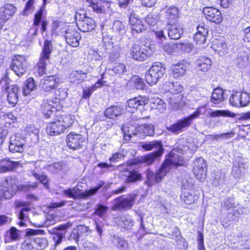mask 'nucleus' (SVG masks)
I'll return each instance as SVG.
<instances>
[{
	"label": "nucleus",
	"mask_w": 250,
	"mask_h": 250,
	"mask_svg": "<svg viewBox=\"0 0 250 250\" xmlns=\"http://www.w3.org/2000/svg\"><path fill=\"white\" fill-rule=\"evenodd\" d=\"M142 147L146 150L155 149L157 151L134 159L128 164L118 166V169L123 171L124 180L126 184L135 183L142 179V174L137 170L132 169L131 166L132 165H138L139 163L151 164L154 162L155 158L162 154L164 150L161 142L158 141H154L142 145Z\"/></svg>",
	"instance_id": "f257e3e1"
},
{
	"label": "nucleus",
	"mask_w": 250,
	"mask_h": 250,
	"mask_svg": "<svg viewBox=\"0 0 250 250\" xmlns=\"http://www.w3.org/2000/svg\"><path fill=\"white\" fill-rule=\"evenodd\" d=\"M205 106L198 107L193 113L188 116L178 120L172 125L167 126V130L174 134H179L191 125L193 120L200 115L202 109Z\"/></svg>",
	"instance_id": "f03ea898"
},
{
	"label": "nucleus",
	"mask_w": 250,
	"mask_h": 250,
	"mask_svg": "<svg viewBox=\"0 0 250 250\" xmlns=\"http://www.w3.org/2000/svg\"><path fill=\"white\" fill-rule=\"evenodd\" d=\"M165 72L166 68L161 62L154 63L146 73V82L150 86L156 84Z\"/></svg>",
	"instance_id": "7ed1b4c3"
},
{
	"label": "nucleus",
	"mask_w": 250,
	"mask_h": 250,
	"mask_svg": "<svg viewBox=\"0 0 250 250\" xmlns=\"http://www.w3.org/2000/svg\"><path fill=\"white\" fill-rule=\"evenodd\" d=\"M103 184L91 188L86 190L84 192L77 187L73 188H68L63 190L64 195L69 198H72L74 200L86 199L94 195L102 188Z\"/></svg>",
	"instance_id": "20e7f679"
},
{
	"label": "nucleus",
	"mask_w": 250,
	"mask_h": 250,
	"mask_svg": "<svg viewBox=\"0 0 250 250\" xmlns=\"http://www.w3.org/2000/svg\"><path fill=\"white\" fill-rule=\"evenodd\" d=\"M184 154V151L181 148H174L168 154L167 158L162 165L165 169L168 168V172L173 167L182 166L184 164L183 157L180 154Z\"/></svg>",
	"instance_id": "39448f33"
},
{
	"label": "nucleus",
	"mask_w": 250,
	"mask_h": 250,
	"mask_svg": "<svg viewBox=\"0 0 250 250\" xmlns=\"http://www.w3.org/2000/svg\"><path fill=\"white\" fill-rule=\"evenodd\" d=\"M52 50V45L51 42L48 40L45 41L40 58L37 65L38 73L40 75H42L45 72L46 65L49 62L50 54Z\"/></svg>",
	"instance_id": "423d86ee"
},
{
	"label": "nucleus",
	"mask_w": 250,
	"mask_h": 250,
	"mask_svg": "<svg viewBox=\"0 0 250 250\" xmlns=\"http://www.w3.org/2000/svg\"><path fill=\"white\" fill-rule=\"evenodd\" d=\"M152 55V51L145 46H140L134 43L128 51V55L134 60L143 62Z\"/></svg>",
	"instance_id": "0eeeda50"
},
{
	"label": "nucleus",
	"mask_w": 250,
	"mask_h": 250,
	"mask_svg": "<svg viewBox=\"0 0 250 250\" xmlns=\"http://www.w3.org/2000/svg\"><path fill=\"white\" fill-rule=\"evenodd\" d=\"M9 79L6 77L3 78L0 84L4 86L7 94V100L11 106H15L18 101V92L19 88L15 85H9Z\"/></svg>",
	"instance_id": "6e6552de"
},
{
	"label": "nucleus",
	"mask_w": 250,
	"mask_h": 250,
	"mask_svg": "<svg viewBox=\"0 0 250 250\" xmlns=\"http://www.w3.org/2000/svg\"><path fill=\"white\" fill-rule=\"evenodd\" d=\"M71 226V223H67L60 225L49 230V232L52 236L54 242V250L57 249L58 247L62 244L67 229L70 228Z\"/></svg>",
	"instance_id": "1a4fd4ad"
},
{
	"label": "nucleus",
	"mask_w": 250,
	"mask_h": 250,
	"mask_svg": "<svg viewBox=\"0 0 250 250\" xmlns=\"http://www.w3.org/2000/svg\"><path fill=\"white\" fill-rule=\"evenodd\" d=\"M77 21V25L79 30L83 32H90L95 27V21L90 18L82 15L81 13H77L75 15Z\"/></svg>",
	"instance_id": "9d476101"
},
{
	"label": "nucleus",
	"mask_w": 250,
	"mask_h": 250,
	"mask_svg": "<svg viewBox=\"0 0 250 250\" xmlns=\"http://www.w3.org/2000/svg\"><path fill=\"white\" fill-rule=\"evenodd\" d=\"M136 199V195L131 194L126 198H117L114 200L113 205L111 208L112 210L128 209L131 208L133 203Z\"/></svg>",
	"instance_id": "9b49d317"
},
{
	"label": "nucleus",
	"mask_w": 250,
	"mask_h": 250,
	"mask_svg": "<svg viewBox=\"0 0 250 250\" xmlns=\"http://www.w3.org/2000/svg\"><path fill=\"white\" fill-rule=\"evenodd\" d=\"M18 189V187L13 183L11 179H5L0 185V194L2 199H10L14 195Z\"/></svg>",
	"instance_id": "f8f14e48"
},
{
	"label": "nucleus",
	"mask_w": 250,
	"mask_h": 250,
	"mask_svg": "<svg viewBox=\"0 0 250 250\" xmlns=\"http://www.w3.org/2000/svg\"><path fill=\"white\" fill-rule=\"evenodd\" d=\"M108 209V208L107 206L102 204H98L94 212V214L99 217L95 220V224L96 225V231L100 237L102 235L103 231V228L104 226V223L100 221V219L104 220L105 215Z\"/></svg>",
	"instance_id": "ddd939ff"
},
{
	"label": "nucleus",
	"mask_w": 250,
	"mask_h": 250,
	"mask_svg": "<svg viewBox=\"0 0 250 250\" xmlns=\"http://www.w3.org/2000/svg\"><path fill=\"white\" fill-rule=\"evenodd\" d=\"M193 171L195 176L200 181H203L206 178L207 165L205 160L199 157L193 161Z\"/></svg>",
	"instance_id": "4468645a"
},
{
	"label": "nucleus",
	"mask_w": 250,
	"mask_h": 250,
	"mask_svg": "<svg viewBox=\"0 0 250 250\" xmlns=\"http://www.w3.org/2000/svg\"><path fill=\"white\" fill-rule=\"evenodd\" d=\"M146 172V180L145 183L147 186L151 187L155 183H158L162 180L163 178L168 173V168H166L165 170L161 166L156 174L149 169H147Z\"/></svg>",
	"instance_id": "2eb2a0df"
},
{
	"label": "nucleus",
	"mask_w": 250,
	"mask_h": 250,
	"mask_svg": "<svg viewBox=\"0 0 250 250\" xmlns=\"http://www.w3.org/2000/svg\"><path fill=\"white\" fill-rule=\"evenodd\" d=\"M11 67L17 75L19 77L22 76L27 69L25 57L21 55L14 56Z\"/></svg>",
	"instance_id": "dca6fc26"
},
{
	"label": "nucleus",
	"mask_w": 250,
	"mask_h": 250,
	"mask_svg": "<svg viewBox=\"0 0 250 250\" xmlns=\"http://www.w3.org/2000/svg\"><path fill=\"white\" fill-rule=\"evenodd\" d=\"M25 140L20 135H12L10 139L9 149L12 153H21L23 151Z\"/></svg>",
	"instance_id": "f3484780"
},
{
	"label": "nucleus",
	"mask_w": 250,
	"mask_h": 250,
	"mask_svg": "<svg viewBox=\"0 0 250 250\" xmlns=\"http://www.w3.org/2000/svg\"><path fill=\"white\" fill-rule=\"evenodd\" d=\"M149 99L146 96H140L130 99L125 104L126 110L130 113H134L139 106H143L147 104Z\"/></svg>",
	"instance_id": "a211bd4d"
},
{
	"label": "nucleus",
	"mask_w": 250,
	"mask_h": 250,
	"mask_svg": "<svg viewBox=\"0 0 250 250\" xmlns=\"http://www.w3.org/2000/svg\"><path fill=\"white\" fill-rule=\"evenodd\" d=\"M63 36L65 37L66 42L72 47H77L79 45V40L81 38L79 32L72 28H67L64 30Z\"/></svg>",
	"instance_id": "6ab92c4d"
},
{
	"label": "nucleus",
	"mask_w": 250,
	"mask_h": 250,
	"mask_svg": "<svg viewBox=\"0 0 250 250\" xmlns=\"http://www.w3.org/2000/svg\"><path fill=\"white\" fill-rule=\"evenodd\" d=\"M203 13L205 18L211 22L219 23L222 21L221 12L212 7H206L203 8Z\"/></svg>",
	"instance_id": "aec40b11"
},
{
	"label": "nucleus",
	"mask_w": 250,
	"mask_h": 250,
	"mask_svg": "<svg viewBox=\"0 0 250 250\" xmlns=\"http://www.w3.org/2000/svg\"><path fill=\"white\" fill-rule=\"evenodd\" d=\"M111 4L109 1L98 0L95 2L92 9L98 14H105L111 16L113 13Z\"/></svg>",
	"instance_id": "412c9836"
},
{
	"label": "nucleus",
	"mask_w": 250,
	"mask_h": 250,
	"mask_svg": "<svg viewBox=\"0 0 250 250\" xmlns=\"http://www.w3.org/2000/svg\"><path fill=\"white\" fill-rule=\"evenodd\" d=\"M58 106L57 103L53 100H44L41 104V110L44 118H50L53 112L57 110Z\"/></svg>",
	"instance_id": "4be33fe9"
},
{
	"label": "nucleus",
	"mask_w": 250,
	"mask_h": 250,
	"mask_svg": "<svg viewBox=\"0 0 250 250\" xmlns=\"http://www.w3.org/2000/svg\"><path fill=\"white\" fill-rule=\"evenodd\" d=\"M166 28L168 37L172 40L180 39L183 34L182 26L178 22L167 24Z\"/></svg>",
	"instance_id": "5701e85b"
},
{
	"label": "nucleus",
	"mask_w": 250,
	"mask_h": 250,
	"mask_svg": "<svg viewBox=\"0 0 250 250\" xmlns=\"http://www.w3.org/2000/svg\"><path fill=\"white\" fill-rule=\"evenodd\" d=\"M84 140L81 134L71 132L67 136V146L74 150L79 149Z\"/></svg>",
	"instance_id": "b1692460"
},
{
	"label": "nucleus",
	"mask_w": 250,
	"mask_h": 250,
	"mask_svg": "<svg viewBox=\"0 0 250 250\" xmlns=\"http://www.w3.org/2000/svg\"><path fill=\"white\" fill-rule=\"evenodd\" d=\"M165 13V17L167 20V24L177 23L179 11L176 7H166L162 10Z\"/></svg>",
	"instance_id": "393cba45"
},
{
	"label": "nucleus",
	"mask_w": 250,
	"mask_h": 250,
	"mask_svg": "<svg viewBox=\"0 0 250 250\" xmlns=\"http://www.w3.org/2000/svg\"><path fill=\"white\" fill-rule=\"evenodd\" d=\"M16 11V8L13 4H5L0 11V22H5L12 17Z\"/></svg>",
	"instance_id": "a878e982"
},
{
	"label": "nucleus",
	"mask_w": 250,
	"mask_h": 250,
	"mask_svg": "<svg viewBox=\"0 0 250 250\" xmlns=\"http://www.w3.org/2000/svg\"><path fill=\"white\" fill-rule=\"evenodd\" d=\"M40 85L44 91L49 92L57 87L58 82L55 76H49L42 79Z\"/></svg>",
	"instance_id": "bb28decb"
},
{
	"label": "nucleus",
	"mask_w": 250,
	"mask_h": 250,
	"mask_svg": "<svg viewBox=\"0 0 250 250\" xmlns=\"http://www.w3.org/2000/svg\"><path fill=\"white\" fill-rule=\"evenodd\" d=\"M199 198V196L196 193V191L193 189L188 190L184 188L182 191L181 195V199L185 204L191 205L193 204Z\"/></svg>",
	"instance_id": "cd10ccee"
},
{
	"label": "nucleus",
	"mask_w": 250,
	"mask_h": 250,
	"mask_svg": "<svg viewBox=\"0 0 250 250\" xmlns=\"http://www.w3.org/2000/svg\"><path fill=\"white\" fill-rule=\"evenodd\" d=\"M162 89L165 92L176 94L182 91L183 86L178 82L173 83L167 81L163 84Z\"/></svg>",
	"instance_id": "c85d7f7f"
},
{
	"label": "nucleus",
	"mask_w": 250,
	"mask_h": 250,
	"mask_svg": "<svg viewBox=\"0 0 250 250\" xmlns=\"http://www.w3.org/2000/svg\"><path fill=\"white\" fill-rule=\"evenodd\" d=\"M63 130V127L60 120L50 123L46 128L47 133L51 136L58 135L62 133Z\"/></svg>",
	"instance_id": "c756f323"
},
{
	"label": "nucleus",
	"mask_w": 250,
	"mask_h": 250,
	"mask_svg": "<svg viewBox=\"0 0 250 250\" xmlns=\"http://www.w3.org/2000/svg\"><path fill=\"white\" fill-rule=\"evenodd\" d=\"M245 172V164L242 160L233 163L231 170V175L235 179L243 177Z\"/></svg>",
	"instance_id": "7c9ffc66"
},
{
	"label": "nucleus",
	"mask_w": 250,
	"mask_h": 250,
	"mask_svg": "<svg viewBox=\"0 0 250 250\" xmlns=\"http://www.w3.org/2000/svg\"><path fill=\"white\" fill-rule=\"evenodd\" d=\"M17 206L22 207V208L20 211L19 213V218L21 221L19 223L20 226H24L25 224L23 221L28 220L29 212L31 210L29 207L25 205V203L23 202H19L17 203Z\"/></svg>",
	"instance_id": "2f4dec72"
},
{
	"label": "nucleus",
	"mask_w": 250,
	"mask_h": 250,
	"mask_svg": "<svg viewBox=\"0 0 250 250\" xmlns=\"http://www.w3.org/2000/svg\"><path fill=\"white\" fill-rule=\"evenodd\" d=\"M129 21L131 25V29L133 32L137 33H141L146 29V26L139 19H136L134 15H131L129 18Z\"/></svg>",
	"instance_id": "473e14b6"
},
{
	"label": "nucleus",
	"mask_w": 250,
	"mask_h": 250,
	"mask_svg": "<svg viewBox=\"0 0 250 250\" xmlns=\"http://www.w3.org/2000/svg\"><path fill=\"white\" fill-rule=\"evenodd\" d=\"M19 165L18 162L11 161L9 158L3 159L0 161V173L12 170Z\"/></svg>",
	"instance_id": "72a5a7b5"
},
{
	"label": "nucleus",
	"mask_w": 250,
	"mask_h": 250,
	"mask_svg": "<svg viewBox=\"0 0 250 250\" xmlns=\"http://www.w3.org/2000/svg\"><path fill=\"white\" fill-rule=\"evenodd\" d=\"M123 109L119 105H112L106 109L104 116L109 119H115L123 113Z\"/></svg>",
	"instance_id": "f704fd0d"
},
{
	"label": "nucleus",
	"mask_w": 250,
	"mask_h": 250,
	"mask_svg": "<svg viewBox=\"0 0 250 250\" xmlns=\"http://www.w3.org/2000/svg\"><path fill=\"white\" fill-rule=\"evenodd\" d=\"M211 63L210 59L204 56L199 57L196 61L198 69L203 72L208 71L210 68Z\"/></svg>",
	"instance_id": "c9c22d12"
},
{
	"label": "nucleus",
	"mask_w": 250,
	"mask_h": 250,
	"mask_svg": "<svg viewBox=\"0 0 250 250\" xmlns=\"http://www.w3.org/2000/svg\"><path fill=\"white\" fill-rule=\"evenodd\" d=\"M30 170L29 171V175L32 176L34 177L38 176V175L42 173L41 166L42 161L38 160L36 161H32L29 163Z\"/></svg>",
	"instance_id": "e433bc0d"
},
{
	"label": "nucleus",
	"mask_w": 250,
	"mask_h": 250,
	"mask_svg": "<svg viewBox=\"0 0 250 250\" xmlns=\"http://www.w3.org/2000/svg\"><path fill=\"white\" fill-rule=\"evenodd\" d=\"M86 74L82 70H73L69 76L71 82L73 83H80L86 78Z\"/></svg>",
	"instance_id": "4c0bfd02"
},
{
	"label": "nucleus",
	"mask_w": 250,
	"mask_h": 250,
	"mask_svg": "<svg viewBox=\"0 0 250 250\" xmlns=\"http://www.w3.org/2000/svg\"><path fill=\"white\" fill-rule=\"evenodd\" d=\"M21 237V231L15 227H12L7 231L5 240L8 242L16 241L20 240Z\"/></svg>",
	"instance_id": "58836bf2"
},
{
	"label": "nucleus",
	"mask_w": 250,
	"mask_h": 250,
	"mask_svg": "<svg viewBox=\"0 0 250 250\" xmlns=\"http://www.w3.org/2000/svg\"><path fill=\"white\" fill-rule=\"evenodd\" d=\"M186 67L183 63H179L172 66L171 75L174 78L178 79L183 76L186 72Z\"/></svg>",
	"instance_id": "ea45409f"
},
{
	"label": "nucleus",
	"mask_w": 250,
	"mask_h": 250,
	"mask_svg": "<svg viewBox=\"0 0 250 250\" xmlns=\"http://www.w3.org/2000/svg\"><path fill=\"white\" fill-rule=\"evenodd\" d=\"M122 130L124 132V137H128L129 139L132 136H136L138 134L137 127L129 123L124 124L122 125Z\"/></svg>",
	"instance_id": "a19ab883"
},
{
	"label": "nucleus",
	"mask_w": 250,
	"mask_h": 250,
	"mask_svg": "<svg viewBox=\"0 0 250 250\" xmlns=\"http://www.w3.org/2000/svg\"><path fill=\"white\" fill-rule=\"evenodd\" d=\"M138 133L146 136H153L154 133V126L152 124H144L137 127Z\"/></svg>",
	"instance_id": "79ce46f5"
},
{
	"label": "nucleus",
	"mask_w": 250,
	"mask_h": 250,
	"mask_svg": "<svg viewBox=\"0 0 250 250\" xmlns=\"http://www.w3.org/2000/svg\"><path fill=\"white\" fill-rule=\"evenodd\" d=\"M208 116L211 118L220 117H229L234 118L236 116L234 113L231 112L229 110H212L208 113Z\"/></svg>",
	"instance_id": "37998d69"
},
{
	"label": "nucleus",
	"mask_w": 250,
	"mask_h": 250,
	"mask_svg": "<svg viewBox=\"0 0 250 250\" xmlns=\"http://www.w3.org/2000/svg\"><path fill=\"white\" fill-rule=\"evenodd\" d=\"M37 88V84L34 79L32 77L28 78L24 82L22 87L23 94L25 96L28 95L32 91Z\"/></svg>",
	"instance_id": "c03bdc74"
},
{
	"label": "nucleus",
	"mask_w": 250,
	"mask_h": 250,
	"mask_svg": "<svg viewBox=\"0 0 250 250\" xmlns=\"http://www.w3.org/2000/svg\"><path fill=\"white\" fill-rule=\"evenodd\" d=\"M68 27L62 21L55 20L53 21L52 24V29L55 33L63 35L64 30Z\"/></svg>",
	"instance_id": "a18cd8bd"
},
{
	"label": "nucleus",
	"mask_w": 250,
	"mask_h": 250,
	"mask_svg": "<svg viewBox=\"0 0 250 250\" xmlns=\"http://www.w3.org/2000/svg\"><path fill=\"white\" fill-rule=\"evenodd\" d=\"M224 92L223 90L220 88H217L214 89L212 93L210 101L214 104H218L224 100Z\"/></svg>",
	"instance_id": "49530a36"
},
{
	"label": "nucleus",
	"mask_w": 250,
	"mask_h": 250,
	"mask_svg": "<svg viewBox=\"0 0 250 250\" xmlns=\"http://www.w3.org/2000/svg\"><path fill=\"white\" fill-rule=\"evenodd\" d=\"M119 223L122 227L129 229L133 226L134 222L129 215H124L120 217Z\"/></svg>",
	"instance_id": "de8ad7c7"
},
{
	"label": "nucleus",
	"mask_w": 250,
	"mask_h": 250,
	"mask_svg": "<svg viewBox=\"0 0 250 250\" xmlns=\"http://www.w3.org/2000/svg\"><path fill=\"white\" fill-rule=\"evenodd\" d=\"M103 34L104 33H103ZM103 41L104 42V46L105 51L110 53V51H112V49L113 48V39L111 37L105 34L104 35L103 34Z\"/></svg>",
	"instance_id": "09e8293b"
},
{
	"label": "nucleus",
	"mask_w": 250,
	"mask_h": 250,
	"mask_svg": "<svg viewBox=\"0 0 250 250\" xmlns=\"http://www.w3.org/2000/svg\"><path fill=\"white\" fill-rule=\"evenodd\" d=\"M103 81L99 80L94 85L83 90V98L84 99L89 98L92 92L98 87L103 85Z\"/></svg>",
	"instance_id": "8fccbe9b"
},
{
	"label": "nucleus",
	"mask_w": 250,
	"mask_h": 250,
	"mask_svg": "<svg viewBox=\"0 0 250 250\" xmlns=\"http://www.w3.org/2000/svg\"><path fill=\"white\" fill-rule=\"evenodd\" d=\"M47 245V240L44 238L37 237L33 241V246L36 250H43Z\"/></svg>",
	"instance_id": "3c124183"
},
{
	"label": "nucleus",
	"mask_w": 250,
	"mask_h": 250,
	"mask_svg": "<svg viewBox=\"0 0 250 250\" xmlns=\"http://www.w3.org/2000/svg\"><path fill=\"white\" fill-rule=\"evenodd\" d=\"M112 242L115 246L122 250H125L128 248L127 242L124 239L119 236H114L112 239Z\"/></svg>",
	"instance_id": "603ef678"
},
{
	"label": "nucleus",
	"mask_w": 250,
	"mask_h": 250,
	"mask_svg": "<svg viewBox=\"0 0 250 250\" xmlns=\"http://www.w3.org/2000/svg\"><path fill=\"white\" fill-rule=\"evenodd\" d=\"M225 178V173L221 171H216L212 180V184L216 187L224 184Z\"/></svg>",
	"instance_id": "864d4df0"
},
{
	"label": "nucleus",
	"mask_w": 250,
	"mask_h": 250,
	"mask_svg": "<svg viewBox=\"0 0 250 250\" xmlns=\"http://www.w3.org/2000/svg\"><path fill=\"white\" fill-rule=\"evenodd\" d=\"M60 120H61L62 125L64 130L73 124L75 121V117L72 115H68L62 117Z\"/></svg>",
	"instance_id": "5fc2aeb1"
},
{
	"label": "nucleus",
	"mask_w": 250,
	"mask_h": 250,
	"mask_svg": "<svg viewBox=\"0 0 250 250\" xmlns=\"http://www.w3.org/2000/svg\"><path fill=\"white\" fill-rule=\"evenodd\" d=\"M241 93L236 92L232 94L229 99V104L235 107H240Z\"/></svg>",
	"instance_id": "6e6d98bb"
},
{
	"label": "nucleus",
	"mask_w": 250,
	"mask_h": 250,
	"mask_svg": "<svg viewBox=\"0 0 250 250\" xmlns=\"http://www.w3.org/2000/svg\"><path fill=\"white\" fill-rule=\"evenodd\" d=\"M67 96V93L64 88H59L55 91V101L59 105L60 101L65 99Z\"/></svg>",
	"instance_id": "4d7b16f0"
},
{
	"label": "nucleus",
	"mask_w": 250,
	"mask_h": 250,
	"mask_svg": "<svg viewBox=\"0 0 250 250\" xmlns=\"http://www.w3.org/2000/svg\"><path fill=\"white\" fill-rule=\"evenodd\" d=\"M131 82L133 83L134 86L137 89H144L146 84L143 79L137 75L133 76L131 79Z\"/></svg>",
	"instance_id": "13d9d810"
},
{
	"label": "nucleus",
	"mask_w": 250,
	"mask_h": 250,
	"mask_svg": "<svg viewBox=\"0 0 250 250\" xmlns=\"http://www.w3.org/2000/svg\"><path fill=\"white\" fill-rule=\"evenodd\" d=\"M223 208L229 209L236 207V203L233 197H228L226 198L222 204Z\"/></svg>",
	"instance_id": "bf43d9fd"
},
{
	"label": "nucleus",
	"mask_w": 250,
	"mask_h": 250,
	"mask_svg": "<svg viewBox=\"0 0 250 250\" xmlns=\"http://www.w3.org/2000/svg\"><path fill=\"white\" fill-rule=\"evenodd\" d=\"M111 74L120 76L126 71V67L123 63L116 64L111 70Z\"/></svg>",
	"instance_id": "052dcab7"
},
{
	"label": "nucleus",
	"mask_w": 250,
	"mask_h": 250,
	"mask_svg": "<svg viewBox=\"0 0 250 250\" xmlns=\"http://www.w3.org/2000/svg\"><path fill=\"white\" fill-rule=\"evenodd\" d=\"M193 45L189 42L178 43V50L182 52L189 53L193 49Z\"/></svg>",
	"instance_id": "680f3d73"
},
{
	"label": "nucleus",
	"mask_w": 250,
	"mask_h": 250,
	"mask_svg": "<svg viewBox=\"0 0 250 250\" xmlns=\"http://www.w3.org/2000/svg\"><path fill=\"white\" fill-rule=\"evenodd\" d=\"M165 51L168 54H172L178 50V43H167L163 46Z\"/></svg>",
	"instance_id": "e2e57ef3"
},
{
	"label": "nucleus",
	"mask_w": 250,
	"mask_h": 250,
	"mask_svg": "<svg viewBox=\"0 0 250 250\" xmlns=\"http://www.w3.org/2000/svg\"><path fill=\"white\" fill-rule=\"evenodd\" d=\"M34 2L35 0H29L27 1L23 11V14L24 15H27L33 12L34 9Z\"/></svg>",
	"instance_id": "0e129e2a"
},
{
	"label": "nucleus",
	"mask_w": 250,
	"mask_h": 250,
	"mask_svg": "<svg viewBox=\"0 0 250 250\" xmlns=\"http://www.w3.org/2000/svg\"><path fill=\"white\" fill-rule=\"evenodd\" d=\"M250 102V94L246 92L241 93L240 107L247 106Z\"/></svg>",
	"instance_id": "69168bd1"
},
{
	"label": "nucleus",
	"mask_w": 250,
	"mask_h": 250,
	"mask_svg": "<svg viewBox=\"0 0 250 250\" xmlns=\"http://www.w3.org/2000/svg\"><path fill=\"white\" fill-rule=\"evenodd\" d=\"M62 167L60 163H55L47 167V169L52 174H54L61 171Z\"/></svg>",
	"instance_id": "338daca9"
},
{
	"label": "nucleus",
	"mask_w": 250,
	"mask_h": 250,
	"mask_svg": "<svg viewBox=\"0 0 250 250\" xmlns=\"http://www.w3.org/2000/svg\"><path fill=\"white\" fill-rule=\"evenodd\" d=\"M207 36V35H203L196 33L194 37V41L199 45L203 44L206 42Z\"/></svg>",
	"instance_id": "774afa93"
}]
</instances>
